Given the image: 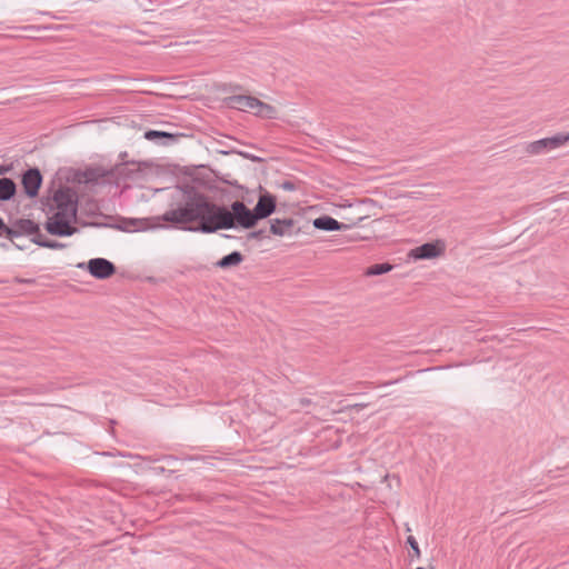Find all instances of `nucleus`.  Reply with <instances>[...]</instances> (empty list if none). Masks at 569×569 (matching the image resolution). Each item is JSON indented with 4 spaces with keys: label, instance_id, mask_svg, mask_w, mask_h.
Wrapping results in <instances>:
<instances>
[{
    "label": "nucleus",
    "instance_id": "1",
    "mask_svg": "<svg viewBox=\"0 0 569 569\" xmlns=\"http://www.w3.org/2000/svg\"><path fill=\"white\" fill-rule=\"evenodd\" d=\"M172 199L176 207L158 219L179 230L199 233H214L238 227L251 229L259 220L270 217L277 208L276 197L268 191L261 192L253 209H249L239 200L230 207L216 203L190 183L177 186Z\"/></svg>",
    "mask_w": 569,
    "mask_h": 569
},
{
    "label": "nucleus",
    "instance_id": "2",
    "mask_svg": "<svg viewBox=\"0 0 569 569\" xmlns=\"http://www.w3.org/2000/svg\"><path fill=\"white\" fill-rule=\"evenodd\" d=\"M224 102L231 109L244 112L252 111L256 116L269 119L273 118L276 113L274 107L264 103L263 101L252 96L234 94L227 97Z\"/></svg>",
    "mask_w": 569,
    "mask_h": 569
},
{
    "label": "nucleus",
    "instance_id": "3",
    "mask_svg": "<svg viewBox=\"0 0 569 569\" xmlns=\"http://www.w3.org/2000/svg\"><path fill=\"white\" fill-rule=\"evenodd\" d=\"M77 218L63 211H56L44 223L48 233L57 237H70L78 232V228L72 226Z\"/></svg>",
    "mask_w": 569,
    "mask_h": 569
},
{
    "label": "nucleus",
    "instance_id": "4",
    "mask_svg": "<svg viewBox=\"0 0 569 569\" xmlns=\"http://www.w3.org/2000/svg\"><path fill=\"white\" fill-rule=\"evenodd\" d=\"M53 204L50 206V210L54 208L57 211H63L66 213H70L71 217L77 218L78 212V196L76 191L68 186H60L53 192L51 198Z\"/></svg>",
    "mask_w": 569,
    "mask_h": 569
},
{
    "label": "nucleus",
    "instance_id": "5",
    "mask_svg": "<svg viewBox=\"0 0 569 569\" xmlns=\"http://www.w3.org/2000/svg\"><path fill=\"white\" fill-rule=\"evenodd\" d=\"M77 267L86 268L93 278L99 280L108 279L117 271L116 266L106 258H92L87 263H78Z\"/></svg>",
    "mask_w": 569,
    "mask_h": 569
},
{
    "label": "nucleus",
    "instance_id": "6",
    "mask_svg": "<svg viewBox=\"0 0 569 569\" xmlns=\"http://www.w3.org/2000/svg\"><path fill=\"white\" fill-rule=\"evenodd\" d=\"M23 234L31 236V241L40 239V227L38 223L30 219H17L11 227L7 226L6 237L10 240L21 237Z\"/></svg>",
    "mask_w": 569,
    "mask_h": 569
},
{
    "label": "nucleus",
    "instance_id": "7",
    "mask_svg": "<svg viewBox=\"0 0 569 569\" xmlns=\"http://www.w3.org/2000/svg\"><path fill=\"white\" fill-rule=\"evenodd\" d=\"M569 141V133H557L552 137L543 138L533 142H530L526 147V151L530 154H541L547 151L557 149Z\"/></svg>",
    "mask_w": 569,
    "mask_h": 569
},
{
    "label": "nucleus",
    "instance_id": "8",
    "mask_svg": "<svg viewBox=\"0 0 569 569\" xmlns=\"http://www.w3.org/2000/svg\"><path fill=\"white\" fill-rule=\"evenodd\" d=\"M269 222V232L277 237H293L301 232V228L298 227V222L293 218H274Z\"/></svg>",
    "mask_w": 569,
    "mask_h": 569
},
{
    "label": "nucleus",
    "instance_id": "9",
    "mask_svg": "<svg viewBox=\"0 0 569 569\" xmlns=\"http://www.w3.org/2000/svg\"><path fill=\"white\" fill-rule=\"evenodd\" d=\"M21 184L27 197L36 198L42 184V174L37 167L27 169L21 177Z\"/></svg>",
    "mask_w": 569,
    "mask_h": 569
},
{
    "label": "nucleus",
    "instance_id": "10",
    "mask_svg": "<svg viewBox=\"0 0 569 569\" xmlns=\"http://www.w3.org/2000/svg\"><path fill=\"white\" fill-rule=\"evenodd\" d=\"M445 251V244L438 240L435 242H426L421 246L416 247L409 253L415 260L433 259L441 256Z\"/></svg>",
    "mask_w": 569,
    "mask_h": 569
},
{
    "label": "nucleus",
    "instance_id": "11",
    "mask_svg": "<svg viewBox=\"0 0 569 569\" xmlns=\"http://www.w3.org/2000/svg\"><path fill=\"white\" fill-rule=\"evenodd\" d=\"M312 224L318 230L323 231H342L350 228L349 224L342 223L330 216H320L312 221Z\"/></svg>",
    "mask_w": 569,
    "mask_h": 569
},
{
    "label": "nucleus",
    "instance_id": "12",
    "mask_svg": "<svg viewBox=\"0 0 569 569\" xmlns=\"http://www.w3.org/2000/svg\"><path fill=\"white\" fill-rule=\"evenodd\" d=\"M182 134L180 133H170L167 131L160 130H147L143 133V137L159 144L169 146L174 143Z\"/></svg>",
    "mask_w": 569,
    "mask_h": 569
},
{
    "label": "nucleus",
    "instance_id": "13",
    "mask_svg": "<svg viewBox=\"0 0 569 569\" xmlns=\"http://www.w3.org/2000/svg\"><path fill=\"white\" fill-rule=\"evenodd\" d=\"M17 184L11 178H0V201H8L14 197Z\"/></svg>",
    "mask_w": 569,
    "mask_h": 569
},
{
    "label": "nucleus",
    "instance_id": "14",
    "mask_svg": "<svg viewBox=\"0 0 569 569\" xmlns=\"http://www.w3.org/2000/svg\"><path fill=\"white\" fill-rule=\"evenodd\" d=\"M242 261L243 254L240 251H232L218 260L216 266L220 269H228L240 264Z\"/></svg>",
    "mask_w": 569,
    "mask_h": 569
},
{
    "label": "nucleus",
    "instance_id": "15",
    "mask_svg": "<svg viewBox=\"0 0 569 569\" xmlns=\"http://www.w3.org/2000/svg\"><path fill=\"white\" fill-rule=\"evenodd\" d=\"M147 219H126L123 224L118 226V229L123 231H133L146 229Z\"/></svg>",
    "mask_w": 569,
    "mask_h": 569
},
{
    "label": "nucleus",
    "instance_id": "16",
    "mask_svg": "<svg viewBox=\"0 0 569 569\" xmlns=\"http://www.w3.org/2000/svg\"><path fill=\"white\" fill-rule=\"evenodd\" d=\"M392 269V266L388 262L376 263L368 267L365 271L366 276H380L389 272Z\"/></svg>",
    "mask_w": 569,
    "mask_h": 569
},
{
    "label": "nucleus",
    "instance_id": "17",
    "mask_svg": "<svg viewBox=\"0 0 569 569\" xmlns=\"http://www.w3.org/2000/svg\"><path fill=\"white\" fill-rule=\"evenodd\" d=\"M34 243L38 244L39 247H43V248H48V249H62L66 247L64 243L44 238V236L42 233L40 234L39 240H34Z\"/></svg>",
    "mask_w": 569,
    "mask_h": 569
},
{
    "label": "nucleus",
    "instance_id": "18",
    "mask_svg": "<svg viewBox=\"0 0 569 569\" xmlns=\"http://www.w3.org/2000/svg\"><path fill=\"white\" fill-rule=\"evenodd\" d=\"M407 543L410 546L413 557L420 558L421 552H420V548H419V545H418L416 538L413 536H409L407 538Z\"/></svg>",
    "mask_w": 569,
    "mask_h": 569
},
{
    "label": "nucleus",
    "instance_id": "19",
    "mask_svg": "<svg viewBox=\"0 0 569 569\" xmlns=\"http://www.w3.org/2000/svg\"><path fill=\"white\" fill-rule=\"evenodd\" d=\"M280 188L284 191L297 190V183L293 180H284L280 183Z\"/></svg>",
    "mask_w": 569,
    "mask_h": 569
},
{
    "label": "nucleus",
    "instance_id": "20",
    "mask_svg": "<svg viewBox=\"0 0 569 569\" xmlns=\"http://www.w3.org/2000/svg\"><path fill=\"white\" fill-rule=\"evenodd\" d=\"M266 232H267V230H266V229L254 230V231H251V232L248 234V238H249V239H262V238H266V237H267Z\"/></svg>",
    "mask_w": 569,
    "mask_h": 569
},
{
    "label": "nucleus",
    "instance_id": "21",
    "mask_svg": "<svg viewBox=\"0 0 569 569\" xmlns=\"http://www.w3.org/2000/svg\"><path fill=\"white\" fill-rule=\"evenodd\" d=\"M11 166L9 164H0V176H4L11 170Z\"/></svg>",
    "mask_w": 569,
    "mask_h": 569
},
{
    "label": "nucleus",
    "instance_id": "22",
    "mask_svg": "<svg viewBox=\"0 0 569 569\" xmlns=\"http://www.w3.org/2000/svg\"><path fill=\"white\" fill-rule=\"evenodd\" d=\"M7 232V224L4 223L3 219L0 217V237L6 236Z\"/></svg>",
    "mask_w": 569,
    "mask_h": 569
},
{
    "label": "nucleus",
    "instance_id": "23",
    "mask_svg": "<svg viewBox=\"0 0 569 569\" xmlns=\"http://www.w3.org/2000/svg\"><path fill=\"white\" fill-rule=\"evenodd\" d=\"M86 179H87V181H93L96 179L93 172L92 171L86 172Z\"/></svg>",
    "mask_w": 569,
    "mask_h": 569
},
{
    "label": "nucleus",
    "instance_id": "24",
    "mask_svg": "<svg viewBox=\"0 0 569 569\" xmlns=\"http://www.w3.org/2000/svg\"><path fill=\"white\" fill-rule=\"evenodd\" d=\"M23 30H34V29H38L37 27L34 26H26V27H22Z\"/></svg>",
    "mask_w": 569,
    "mask_h": 569
},
{
    "label": "nucleus",
    "instance_id": "25",
    "mask_svg": "<svg viewBox=\"0 0 569 569\" xmlns=\"http://www.w3.org/2000/svg\"><path fill=\"white\" fill-rule=\"evenodd\" d=\"M416 569H425V568H423V567H418V568H416Z\"/></svg>",
    "mask_w": 569,
    "mask_h": 569
}]
</instances>
